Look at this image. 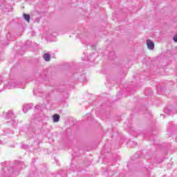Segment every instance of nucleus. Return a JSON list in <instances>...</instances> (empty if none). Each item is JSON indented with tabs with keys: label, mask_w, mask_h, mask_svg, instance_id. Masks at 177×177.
<instances>
[{
	"label": "nucleus",
	"mask_w": 177,
	"mask_h": 177,
	"mask_svg": "<svg viewBox=\"0 0 177 177\" xmlns=\"http://www.w3.org/2000/svg\"><path fill=\"white\" fill-rule=\"evenodd\" d=\"M3 115L5 117L6 120L8 121L7 122V124H10L11 127H16L17 122L15 120V114L13 113V111H9L8 112H4Z\"/></svg>",
	"instance_id": "f257e3e1"
},
{
	"label": "nucleus",
	"mask_w": 177,
	"mask_h": 177,
	"mask_svg": "<svg viewBox=\"0 0 177 177\" xmlns=\"http://www.w3.org/2000/svg\"><path fill=\"white\" fill-rule=\"evenodd\" d=\"M2 84V77H0V84Z\"/></svg>",
	"instance_id": "9b49d317"
},
{
	"label": "nucleus",
	"mask_w": 177,
	"mask_h": 177,
	"mask_svg": "<svg viewBox=\"0 0 177 177\" xmlns=\"http://www.w3.org/2000/svg\"><path fill=\"white\" fill-rule=\"evenodd\" d=\"M147 46L149 50H153L154 49V42L150 39L147 40Z\"/></svg>",
	"instance_id": "7ed1b4c3"
},
{
	"label": "nucleus",
	"mask_w": 177,
	"mask_h": 177,
	"mask_svg": "<svg viewBox=\"0 0 177 177\" xmlns=\"http://www.w3.org/2000/svg\"><path fill=\"white\" fill-rule=\"evenodd\" d=\"M2 91H3V89H2V90H0V92H2Z\"/></svg>",
	"instance_id": "4468645a"
},
{
	"label": "nucleus",
	"mask_w": 177,
	"mask_h": 177,
	"mask_svg": "<svg viewBox=\"0 0 177 177\" xmlns=\"http://www.w3.org/2000/svg\"><path fill=\"white\" fill-rule=\"evenodd\" d=\"M44 59L46 62H50V55L49 53L44 54Z\"/></svg>",
	"instance_id": "39448f33"
},
{
	"label": "nucleus",
	"mask_w": 177,
	"mask_h": 177,
	"mask_svg": "<svg viewBox=\"0 0 177 177\" xmlns=\"http://www.w3.org/2000/svg\"><path fill=\"white\" fill-rule=\"evenodd\" d=\"M35 108H36V109H39V105H37V106H35Z\"/></svg>",
	"instance_id": "f8f14e48"
},
{
	"label": "nucleus",
	"mask_w": 177,
	"mask_h": 177,
	"mask_svg": "<svg viewBox=\"0 0 177 177\" xmlns=\"http://www.w3.org/2000/svg\"><path fill=\"white\" fill-rule=\"evenodd\" d=\"M114 55H115L114 52L110 53L109 57H111V56H114Z\"/></svg>",
	"instance_id": "1a4fd4ad"
},
{
	"label": "nucleus",
	"mask_w": 177,
	"mask_h": 177,
	"mask_svg": "<svg viewBox=\"0 0 177 177\" xmlns=\"http://www.w3.org/2000/svg\"><path fill=\"white\" fill-rule=\"evenodd\" d=\"M173 40L174 41V42H177V34L174 35V37H173Z\"/></svg>",
	"instance_id": "6e6552de"
},
{
	"label": "nucleus",
	"mask_w": 177,
	"mask_h": 177,
	"mask_svg": "<svg viewBox=\"0 0 177 177\" xmlns=\"http://www.w3.org/2000/svg\"><path fill=\"white\" fill-rule=\"evenodd\" d=\"M165 113H167V109L165 110Z\"/></svg>",
	"instance_id": "ddd939ff"
},
{
	"label": "nucleus",
	"mask_w": 177,
	"mask_h": 177,
	"mask_svg": "<svg viewBox=\"0 0 177 177\" xmlns=\"http://www.w3.org/2000/svg\"><path fill=\"white\" fill-rule=\"evenodd\" d=\"M30 109H31V106L30 105H28V104L24 105V112L27 113V110H29Z\"/></svg>",
	"instance_id": "423d86ee"
},
{
	"label": "nucleus",
	"mask_w": 177,
	"mask_h": 177,
	"mask_svg": "<svg viewBox=\"0 0 177 177\" xmlns=\"http://www.w3.org/2000/svg\"><path fill=\"white\" fill-rule=\"evenodd\" d=\"M53 122H59L60 120V115L59 114H54L53 115Z\"/></svg>",
	"instance_id": "20e7f679"
},
{
	"label": "nucleus",
	"mask_w": 177,
	"mask_h": 177,
	"mask_svg": "<svg viewBox=\"0 0 177 177\" xmlns=\"http://www.w3.org/2000/svg\"><path fill=\"white\" fill-rule=\"evenodd\" d=\"M4 86L7 89H16V88H21V82L16 80H10L5 82Z\"/></svg>",
	"instance_id": "f03ea898"
},
{
	"label": "nucleus",
	"mask_w": 177,
	"mask_h": 177,
	"mask_svg": "<svg viewBox=\"0 0 177 177\" xmlns=\"http://www.w3.org/2000/svg\"><path fill=\"white\" fill-rule=\"evenodd\" d=\"M111 59H114V57H112V58H111Z\"/></svg>",
	"instance_id": "2eb2a0df"
},
{
	"label": "nucleus",
	"mask_w": 177,
	"mask_h": 177,
	"mask_svg": "<svg viewBox=\"0 0 177 177\" xmlns=\"http://www.w3.org/2000/svg\"><path fill=\"white\" fill-rule=\"evenodd\" d=\"M20 165H22L21 168H24V165H23V162H20Z\"/></svg>",
	"instance_id": "9d476101"
},
{
	"label": "nucleus",
	"mask_w": 177,
	"mask_h": 177,
	"mask_svg": "<svg viewBox=\"0 0 177 177\" xmlns=\"http://www.w3.org/2000/svg\"><path fill=\"white\" fill-rule=\"evenodd\" d=\"M24 19H25L26 21H30V15L24 14Z\"/></svg>",
	"instance_id": "0eeeda50"
}]
</instances>
